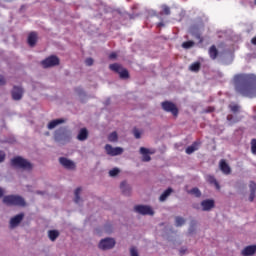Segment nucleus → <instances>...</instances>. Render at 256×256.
<instances>
[{"label":"nucleus","mask_w":256,"mask_h":256,"mask_svg":"<svg viewBox=\"0 0 256 256\" xmlns=\"http://www.w3.org/2000/svg\"><path fill=\"white\" fill-rule=\"evenodd\" d=\"M256 253V244L255 245H250L246 246L242 251L241 255L243 256H253Z\"/></svg>","instance_id":"obj_18"},{"label":"nucleus","mask_w":256,"mask_h":256,"mask_svg":"<svg viewBox=\"0 0 256 256\" xmlns=\"http://www.w3.org/2000/svg\"><path fill=\"white\" fill-rule=\"evenodd\" d=\"M105 151L110 157H117V155H123V148L111 146L110 144L105 145Z\"/></svg>","instance_id":"obj_11"},{"label":"nucleus","mask_w":256,"mask_h":256,"mask_svg":"<svg viewBox=\"0 0 256 256\" xmlns=\"http://www.w3.org/2000/svg\"><path fill=\"white\" fill-rule=\"evenodd\" d=\"M192 208L196 209L197 211H199V209H201V206H199L198 203H194V204H192Z\"/></svg>","instance_id":"obj_48"},{"label":"nucleus","mask_w":256,"mask_h":256,"mask_svg":"<svg viewBox=\"0 0 256 256\" xmlns=\"http://www.w3.org/2000/svg\"><path fill=\"white\" fill-rule=\"evenodd\" d=\"M187 253V248H180V255H185Z\"/></svg>","instance_id":"obj_49"},{"label":"nucleus","mask_w":256,"mask_h":256,"mask_svg":"<svg viewBox=\"0 0 256 256\" xmlns=\"http://www.w3.org/2000/svg\"><path fill=\"white\" fill-rule=\"evenodd\" d=\"M134 211L139 215H150V217H153V215H155V211L149 205H136L134 207Z\"/></svg>","instance_id":"obj_8"},{"label":"nucleus","mask_w":256,"mask_h":256,"mask_svg":"<svg viewBox=\"0 0 256 256\" xmlns=\"http://www.w3.org/2000/svg\"><path fill=\"white\" fill-rule=\"evenodd\" d=\"M110 71H113L117 75H119V79H122V81H127L131 77L129 74V70L126 68H123L121 65H110L109 66Z\"/></svg>","instance_id":"obj_6"},{"label":"nucleus","mask_w":256,"mask_h":256,"mask_svg":"<svg viewBox=\"0 0 256 256\" xmlns=\"http://www.w3.org/2000/svg\"><path fill=\"white\" fill-rule=\"evenodd\" d=\"M85 63H86V65H93V63H94L93 58H87L85 60Z\"/></svg>","instance_id":"obj_46"},{"label":"nucleus","mask_w":256,"mask_h":256,"mask_svg":"<svg viewBox=\"0 0 256 256\" xmlns=\"http://www.w3.org/2000/svg\"><path fill=\"white\" fill-rule=\"evenodd\" d=\"M202 211H211V209H215V200L206 199L201 202Z\"/></svg>","instance_id":"obj_15"},{"label":"nucleus","mask_w":256,"mask_h":256,"mask_svg":"<svg viewBox=\"0 0 256 256\" xmlns=\"http://www.w3.org/2000/svg\"><path fill=\"white\" fill-rule=\"evenodd\" d=\"M228 109H230L233 115H237L238 113H241V106L239 104H229Z\"/></svg>","instance_id":"obj_29"},{"label":"nucleus","mask_w":256,"mask_h":256,"mask_svg":"<svg viewBox=\"0 0 256 256\" xmlns=\"http://www.w3.org/2000/svg\"><path fill=\"white\" fill-rule=\"evenodd\" d=\"M255 193H256V192H250V195H249V201H250V203H253V201H255Z\"/></svg>","instance_id":"obj_43"},{"label":"nucleus","mask_w":256,"mask_h":256,"mask_svg":"<svg viewBox=\"0 0 256 256\" xmlns=\"http://www.w3.org/2000/svg\"><path fill=\"white\" fill-rule=\"evenodd\" d=\"M195 45V42L193 41H186L182 43L183 49H191Z\"/></svg>","instance_id":"obj_35"},{"label":"nucleus","mask_w":256,"mask_h":256,"mask_svg":"<svg viewBox=\"0 0 256 256\" xmlns=\"http://www.w3.org/2000/svg\"><path fill=\"white\" fill-rule=\"evenodd\" d=\"M213 111H215V107L209 106L208 108H206L205 113H213Z\"/></svg>","instance_id":"obj_45"},{"label":"nucleus","mask_w":256,"mask_h":256,"mask_svg":"<svg viewBox=\"0 0 256 256\" xmlns=\"http://www.w3.org/2000/svg\"><path fill=\"white\" fill-rule=\"evenodd\" d=\"M186 223L185 218L181 216L175 217V227H183V225Z\"/></svg>","instance_id":"obj_31"},{"label":"nucleus","mask_w":256,"mask_h":256,"mask_svg":"<svg viewBox=\"0 0 256 256\" xmlns=\"http://www.w3.org/2000/svg\"><path fill=\"white\" fill-rule=\"evenodd\" d=\"M160 15H171V8H169L167 5H163Z\"/></svg>","instance_id":"obj_34"},{"label":"nucleus","mask_w":256,"mask_h":256,"mask_svg":"<svg viewBox=\"0 0 256 256\" xmlns=\"http://www.w3.org/2000/svg\"><path fill=\"white\" fill-rule=\"evenodd\" d=\"M140 153L142 155V161L144 163H149V161H151V156L149 155V149H147L145 147H141Z\"/></svg>","instance_id":"obj_23"},{"label":"nucleus","mask_w":256,"mask_h":256,"mask_svg":"<svg viewBox=\"0 0 256 256\" xmlns=\"http://www.w3.org/2000/svg\"><path fill=\"white\" fill-rule=\"evenodd\" d=\"M249 189H250V192L256 193V183H255V181H250Z\"/></svg>","instance_id":"obj_40"},{"label":"nucleus","mask_w":256,"mask_h":256,"mask_svg":"<svg viewBox=\"0 0 256 256\" xmlns=\"http://www.w3.org/2000/svg\"><path fill=\"white\" fill-rule=\"evenodd\" d=\"M2 203L7 205V207H26L27 202L25 198L19 195H6L2 199Z\"/></svg>","instance_id":"obj_3"},{"label":"nucleus","mask_w":256,"mask_h":256,"mask_svg":"<svg viewBox=\"0 0 256 256\" xmlns=\"http://www.w3.org/2000/svg\"><path fill=\"white\" fill-rule=\"evenodd\" d=\"M219 166H220V171H222L224 175L231 174V167H229V164H227V161H225L224 159L220 160Z\"/></svg>","instance_id":"obj_19"},{"label":"nucleus","mask_w":256,"mask_h":256,"mask_svg":"<svg viewBox=\"0 0 256 256\" xmlns=\"http://www.w3.org/2000/svg\"><path fill=\"white\" fill-rule=\"evenodd\" d=\"M253 121H256V115L252 116Z\"/></svg>","instance_id":"obj_56"},{"label":"nucleus","mask_w":256,"mask_h":256,"mask_svg":"<svg viewBox=\"0 0 256 256\" xmlns=\"http://www.w3.org/2000/svg\"><path fill=\"white\" fill-rule=\"evenodd\" d=\"M192 231H193V230L190 228V229H189V233H191Z\"/></svg>","instance_id":"obj_57"},{"label":"nucleus","mask_w":256,"mask_h":256,"mask_svg":"<svg viewBox=\"0 0 256 256\" xmlns=\"http://www.w3.org/2000/svg\"><path fill=\"white\" fill-rule=\"evenodd\" d=\"M206 181L210 183V185H215L216 189L219 191L221 189V186L219 185V182H217V179L213 175H206Z\"/></svg>","instance_id":"obj_26"},{"label":"nucleus","mask_w":256,"mask_h":256,"mask_svg":"<svg viewBox=\"0 0 256 256\" xmlns=\"http://www.w3.org/2000/svg\"><path fill=\"white\" fill-rule=\"evenodd\" d=\"M10 165L14 167V169H21L22 171H33V163L21 156L12 158Z\"/></svg>","instance_id":"obj_4"},{"label":"nucleus","mask_w":256,"mask_h":256,"mask_svg":"<svg viewBox=\"0 0 256 256\" xmlns=\"http://www.w3.org/2000/svg\"><path fill=\"white\" fill-rule=\"evenodd\" d=\"M88 138H89V131L87 130V128L80 129L77 135L78 141H87Z\"/></svg>","instance_id":"obj_22"},{"label":"nucleus","mask_w":256,"mask_h":256,"mask_svg":"<svg viewBox=\"0 0 256 256\" xmlns=\"http://www.w3.org/2000/svg\"><path fill=\"white\" fill-rule=\"evenodd\" d=\"M59 235H60L59 230H49L48 231V238L52 242L57 241V238L59 237Z\"/></svg>","instance_id":"obj_28"},{"label":"nucleus","mask_w":256,"mask_h":256,"mask_svg":"<svg viewBox=\"0 0 256 256\" xmlns=\"http://www.w3.org/2000/svg\"><path fill=\"white\" fill-rule=\"evenodd\" d=\"M63 123H67V119L65 118L54 119L47 124V129H49V131H53V129H55L58 125H63Z\"/></svg>","instance_id":"obj_14"},{"label":"nucleus","mask_w":256,"mask_h":256,"mask_svg":"<svg viewBox=\"0 0 256 256\" xmlns=\"http://www.w3.org/2000/svg\"><path fill=\"white\" fill-rule=\"evenodd\" d=\"M120 190L125 197H131V193H133V187L125 180L120 183Z\"/></svg>","instance_id":"obj_13"},{"label":"nucleus","mask_w":256,"mask_h":256,"mask_svg":"<svg viewBox=\"0 0 256 256\" xmlns=\"http://www.w3.org/2000/svg\"><path fill=\"white\" fill-rule=\"evenodd\" d=\"M23 95H25V89L21 86L14 85L11 90V97L13 101H21V99H23Z\"/></svg>","instance_id":"obj_9"},{"label":"nucleus","mask_w":256,"mask_h":256,"mask_svg":"<svg viewBox=\"0 0 256 256\" xmlns=\"http://www.w3.org/2000/svg\"><path fill=\"white\" fill-rule=\"evenodd\" d=\"M49 67H52L51 65H44L43 68L44 69H49Z\"/></svg>","instance_id":"obj_53"},{"label":"nucleus","mask_w":256,"mask_h":256,"mask_svg":"<svg viewBox=\"0 0 256 256\" xmlns=\"http://www.w3.org/2000/svg\"><path fill=\"white\" fill-rule=\"evenodd\" d=\"M25 219V213H19L10 219V229H15L21 225V222Z\"/></svg>","instance_id":"obj_12"},{"label":"nucleus","mask_w":256,"mask_h":256,"mask_svg":"<svg viewBox=\"0 0 256 256\" xmlns=\"http://www.w3.org/2000/svg\"><path fill=\"white\" fill-rule=\"evenodd\" d=\"M81 191H83L81 187L76 188L74 191V203H76V205H83V198H81Z\"/></svg>","instance_id":"obj_20"},{"label":"nucleus","mask_w":256,"mask_h":256,"mask_svg":"<svg viewBox=\"0 0 256 256\" xmlns=\"http://www.w3.org/2000/svg\"><path fill=\"white\" fill-rule=\"evenodd\" d=\"M74 91L78 95L82 103H85L87 101V93L85 92V90H83V88L76 87Z\"/></svg>","instance_id":"obj_21"},{"label":"nucleus","mask_w":256,"mask_h":256,"mask_svg":"<svg viewBox=\"0 0 256 256\" xmlns=\"http://www.w3.org/2000/svg\"><path fill=\"white\" fill-rule=\"evenodd\" d=\"M251 151L253 155H256V139L251 140Z\"/></svg>","instance_id":"obj_39"},{"label":"nucleus","mask_w":256,"mask_h":256,"mask_svg":"<svg viewBox=\"0 0 256 256\" xmlns=\"http://www.w3.org/2000/svg\"><path fill=\"white\" fill-rule=\"evenodd\" d=\"M118 140L119 136L117 135V132H112L109 134L108 141H110V143H117Z\"/></svg>","instance_id":"obj_32"},{"label":"nucleus","mask_w":256,"mask_h":256,"mask_svg":"<svg viewBox=\"0 0 256 256\" xmlns=\"http://www.w3.org/2000/svg\"><path fill=\"white\" fill-rule=\"evenodd\" d=\"M252 45H256V36L251 39Z\"/></svg>","instance_id":"obj_51"},{"label":"nucleus","mask_w":256,"mask_h":256,"mask_svg":"<svg viewBox=\"0 0 256 256\" xmlns=\"http://www.w3.org/2000/svg\"><path fill=\"white\" fill-rule=\"evenodd\" d=\"M109 59H117V53L116 52H112L109 54Z\"/></svg>","instance_id":"obj_47"},{"label":"nucleus","mask_w":256,"mask_h":256,"mask_svg":"<svg viewBox=\"0 0 256 256\" xmlns=\"http://www.w3.org/2000/svg\"><path fill=\"white\" fill-rule=\"evenodd\" d=\"M133 135H134L135 139H139L141 137V132H139V130L137 128H135L133 130Z\"/></svg>","instance_id":"obj_41"},{"label":"nucleus","mask_w":256,"mask_h":256,"mask_svg":"<svg viewBox=\"0 0 256 256\" xmlns=\"http://www.w3.org/2000/svg\"><path fill=\"white\" fill-rule=\"evenodd\" d=\"M241 117L237 116V114H228L226 117V122L228 127H233L236 123H239L241 121Z\"/></svg>","instance_id":"obj_16"},{"label":"nucleus","mask_w":256,"mask_h":256,"mask_svg":"<svg viewBox=\"0 0 256 256\" xmlns=\"http://www.w3.org/2000/svg\"><path fill=\"white\" fill-rule=\"evenodd\" d=\"M173 191V188H167L159 197L160 203L167 201V199L171 196V193H173Z\"/></svg>","instance_id":"obj_24"},{"label":"nucleus","mask_w":256,"mask_h":256,"mask_svg":"<svg viewBox=\"0 0 256 256\" xmlns=\"http://www.w3.org/2000/svg\"><path fill=\"white\" fill-rule=\"evenodd\" d=\"M157 27H165V23L159 22V23L157 24Z\"/></svg>","instance_id":"obj_52"},{"label":"nucleus","mask_w":256,"mask_h":256,"mask_svg":"<svg viewBox=\"0 0 256 256\" xmlns=\"http://www.w3.org/2000/svg\"><path fill=\"white\" fill-rule=\"evenodd\" d=\"M5 161V152L0 150V163H3Z\"/></svg>","instance_id":"obj_44"},{"label":"nucleus","mask_w":256,"mask_h":256,"mask_svg":"<svg viewBox=\"0 0 256 256\" xmlns=\"http://www.w3.org/2000/svg\"><path fill=\"white\" fill-rule=\"evenodd\" d=\"M115 245H117L115 238L107 237L100 240L98 249H100V251H111V249L115 248Z\"/></svg>","instance_id":"obj_5"},{"label":"nucleus","mask_w":256,"mask_h":256,"mask_svg":"<svg viewBox=\"0 0 256 256\" xmlns=\"http://www.w3.org/2000/svg\"><path fill=\"white\" fill-rule=\"evenodd\" d=\"M28 45L30 47H35V45H37V33L31 32L28 35Z\"/></svg>","instance_id":"obj_25"},{"label":"nucleus","mask_w":256,"mask_h":256,"mask_svg":"<svg viewBox=\"0 0 256 256\" xmlns=\"http://www.w3.org/2000/svg\"><path fill=\"white\" fill-rule=\"evenodd\" d=\"M189 71H192V73H199V71H201V65H191L189 66Z\"/></svg>","instance_id":"obj_36"},{"label":"nucleus","mask_w":256,"mask_h":256,"mask_svg":"<svg viewBox=\"0 0 256 256\" xmlns=\"http://www.w3.org/2000/svg\"><path fill=\"white\" fill-rule=\"evenodd\" d=\"M188 193H190V195H195L197 198L201 197V190L197 187L192 188Z\"/></svg>","instance_id":"obj_33"},{"label":"nucleus","mask_w":256,"mask_h":256,"mask_svg":"<svg viewBox=\"0 0 256 256\" xmlns=\"http://www.w3.org/2000/svg\"><path fill=\"white\" fill-rule=\"evenodd\" d=\"M198 149H199V142H194L191 146H188L186 148V153L187 155H191L195 153V151H197Z\"/></svg>","instance_id":"obj_27"},{"label":"nucleus","mask_w":256,"mask_h":256,"mask_svg":"<svg viewBox=\"0 0 256 256\" xmlns=\"http://www.w3.org/2000/svg\"><path fill=\"white\" fill-rule=\"evenodd\" d=\"M209 55L211 59H217V56L219 55V50H217V47L215 45H212L210 47Z\"/></svg>","instance_id":"obj_30"},{"label":"nucleus","mask_w":256,"mask_h":256,"mask_svg":"<svg viewBox=\"0 0 256 256\" xmlns=\"http://www.w3.org/2000/svg\"><path fill=\"white\" fill-rule=\"evenodd\" d=\"M253 113H256V106L253 107Z\"/></svg>","instance_id":"obj_55"},{"label":"nucleus","mask_w":256,"mask_h":256,"mask_svg":"<svg viewBox=\"0 0 256 256\" xmlns=\"http://www.w3.org/2000/svg\"><path fill=\"white\" fill-rule=\"evenodd\" d=\"M45 135H49V132H46Z\"/></svg>","instance_id":"obj_58"},{"label":"nucleus","mask_w":256,"mask_h":256,"mask_svg":"<svg viewBox=\"0 0 256 256\" xmlns=\"http://www.w3.org/2000/svg\"><path fill=\"white\" fill-rule=\"evenodd\" d=\"M60 60L59 57L55 55H51L46 59L42 60L41 65H59Z\"/></svg>","instance_id":"obj_17"},{"label":"nucleus","mask_w":256,"mask_h":256,"mask_svg":"<svg viewBox=\"0 0 256 256\" xmlns=\"http://www.w3.org/2000/svg\"><path fill=\"white\" fill-rule=\"evenodd\" d=\"M119 173H121V170H119V168H113L112 170L109 171V176L117 177Z\"/></svg>","instance_id":"obj_37"},{"label":"nucleus","mask_w":256,"mask_h":256,"mask_svg":"<svg viewBox=\"0 0 256 256\" xmlns=\"http://www.w3.org/2000/svg\"><path fill=\"white\" fill-rule=\"evenodd\" d=\"M192 65H201V63H199V62H194V63H192Z\"/></svg>","instance_id":"obj_54"},{"label":"nucleus","mask_w":256,"mask_h":256,"mask_svg":"<svg viewBox=\"0 0 256 256\" xmlns=\"http://www.w3.org/2000/svg\"><path fill=\"white\" fill-rule=\"evenodd\" d=\"M71 130L67 126H62L54 131V141L59 145H67L71 143Z\"/></svg>","instance_id":"obj_2"},{"label":"nucleus","mask_w":256,"mask_h":256,"mask_svg":"<svg viewBox=\"0 0 256 256\" xmlns=\"http://www.w3.org/2000/svg\"><path fill=\"white\" fill-rule=\"evenodd\" d=\"M234 91L242 97L255 99L256 97V75L236 74L233 77Z\"/></svg>","instance_id":"obj_1"},{"label":"nucleus","mask_w":256,"mask_h":256,"mask_svg":"<svg viewBox=\"0 0 256 256\" xmlns=\"http://www.w3.org/2000/svg\"><path fill=\"white\" fill-rule=\"evenodd\" d=\"M5 195V190L0 187V199Z\"/></svg>","instance_id":"obj_50"},{"label":"nucleus","mask_w":256,"mask_h":256,"mask_svg":"<svg viewBox=\"0 0 256 256\" xmlns=\"http://www.w3.org/2000/svg\"><path fill=\"white\" fill-rule=\"evenodd\" d=\"M59 163L64 167V169H67L68 171H75L77 169V165L73 162V160H70L66 157H60Z\"/></svg>","instance_id":"obj_10"},{"label":"nucleus","mask_w":256,"mask_h":256,"mask_svg":"<svg viewBox=\"0 0 256 256\" xmlns=\"http://www.w3.org/2000/svg\"><path fill=\"white\" fill-rule=\"evenodd\" d=\"M161 107L163 111L166 113H171L173 117H177L179 115V108H177V105L171 101H164L161 103Z\"/></svg>","instance_id":"obj_7"},{"label":"nucleus","mask_w":256,"mask_h":256,"mask_svg":"<svg viewBox=\"0 0 256 256\" xmlns=\"http://www.w3.org/2000/svg\"><path fill=\"white\" fill-rule=\"evenodd\" d=\"M130 256H139V251L137 250V247L132 246L130 248Z\"/></svg>","instance_id":"obj_38"},{"label":"nucleus","mask_w":256,"mask_h":256,"mask_svg":"<svg viewBox=\"0 0 256 256\" xmlns=\"http://www.w3.org/2000/svg\"><path fill=\"white\" fill-rule=\"evenodd\" d=\"M7 81L5 80V77L3 75H0V87H3V85H6Z\"/></svg>","instance_id":"obj_42"}]
</instances>
